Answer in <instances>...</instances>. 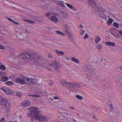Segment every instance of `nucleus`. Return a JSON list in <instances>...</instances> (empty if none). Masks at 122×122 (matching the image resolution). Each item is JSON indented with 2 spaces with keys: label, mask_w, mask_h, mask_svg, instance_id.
Instances as JSON below:
<instances>
[{
  "label": "nucleus",
  "mask_w": 122,
  "mask_h": 122,
  "mask_svg": "<svg viewBox=\"0 0 122 122\" xmlns=\"http://www.w3.org/2000/svg\"><path fill=\"white\" fill-rule=\"evenodd\" d=\"M28 96H31L33 97H40V95L38 94H36L34 95H28Z\"/></svg>",
  "instance_id": "obj_29"
},
{
  "label": "nucleus",
  "mask_w": 122,
  "mask_h": 122,
  "mask_svg": "<svg viewBox=\"0 0 122 122\" xmlns=\"http://www.w3.org/2000/svg\"><path fill=\"white\" fill-rule=\"evenodd\" d=\"M55 33L57 34L63 36H64L65 35L63 33L58 30L56 31Z\"/></svg>",
  "instance_id": "obj_18"
},
{
  "label": "nucleus",
  "mask_w": 122,
  "mask_h": 122,
  "mask_svg": "<svg viewBox=\"0 0 122 122\" xmlns=\"http://www.w3.org/2000/svg\"><path fill=\"white\" fill-rule=\"evenodd\" d=\"M110 107L112 109L113 108V107L112 104H110Z\"/></svg>",
  "instance_id": "obj_42"
},
{
  "label": "nucleus",
  "mask_w": 122,
  "mask_h": 122,
  "mask_svg": "<svg viewBox=\"0 0 122 122\" xmlns=\"http://www.w3.org/2000/svg\"><path fill=\"white\" fill-rule=\"evenodd\" d=\"M64 113V116L66 118H68L70 116V114H68L65 112H63Z\"/></svg>",
  "instance_id": "obj_26"
},
{
  "label": "nucleus",
  "mask_w": 122,
  "mask_h": 122,
  "mask_svg": "<svg viewBox=\"0 0 122 122\" xmlns=\"http://www.w3.org/2000/svg\"><path fill=\"white\" fill-rule=\"evenodd\" d=\"M34 62L35 63H40L41 62L43 61L42 60L39 58H37L35 59L34 61Z\"/></svg>",
  "instance_id": "obj_14"
},
{
  "label": "nucleus",
  "mask_w": 122,
  "mask_h": 122,
  "mask_svg": "<svg viewBox=\"0 0 122 122\" xmlns=\"http://www.w3.org/2000/svg\"><path fill=\"white\" fill-rule=\"evenodd\" d=\"M8 78L7 77H3L1 78V81H5L8 80Z\"/></svg>",
  "instance_id": "obj_23"
},
{
  "label": "nucleus",
  "mask_w": 122,
  "mask_h": 122,
  "mask_svg": "<svg viewBox=\"0 0 122 122\" xmlns=\"http://www.w3.org/2000/svg\"><path fill=\"white\" fill-rule=\"evenodd\" d=\"M29 111L27 114V115L31 118V121L32 122L33 121V118L36 115L38 114L40 112L38 111V108L35 106H31L28 108Z\"/></svg>",
  "instance_id": "obj_1"
},
{
  "label": "nucleus",
  "mask_w": 122,
  "mask_h": 122,
  "mask_svg": "<svg viewBox=\"0 0 122 122\" xmlns=\"http://www.w3.org/2000/svg\"><path fill=\"white\" fill-rule=\"evenodd\" d=\"M71 60L72 61L76 63L79 64V60L75 57H72L71 58Z\"/></svg>",
  "instance_id": "obj_16"
},
{
  "label": "nucleus",
  "mask_w": 122,
  "mask_h": 122,
  "mask_svg": "<svg viewBox=\"0 0 122 122\" xmlns=\"http://www.w3.org/2000/svg\"><path fill=\"white\" fill-rule=\"evenodd\" d=\"M37 121L41 122H46L49 118L47 116L41 114L40 112L38 114L36 115L33 118Z\"/></svg>",
  "instance_id": "obj_2"
},
{
  "label": "nucleus",
  "mask_w": 122,
  "mask_h": 122,
  "mask_svg": "<svg viewBox=\"0 0 122 122\" xmlns=\"http://www.w3.org/2000/svg\"><path fill=\"white\" fill-rule=\"evenodd\" d=\"M48 56L51 58H52V55L50 54H48Z\"/></svg>",
  "instance_id": "obj_44"
},
{
  "label": "nucleus",
  "mask_w": 122,
  "mask_h": 122,
  "mask_svg": "<svg viewBox=\"0 0 122 122\" xmlns=\"http://www.w3.org/2000/svg\"><path fill=\"white\" fill-rule=\"evenodd\" d=\"M121 26L122 27V24H121Z\"/></svg>",
  "instance_id": "obj_55"
},
{
  "label": "nucleus",
  "mask_w": 122,
  "mask_h": 122,
  "mask_svg": "<svg viewBox=\"0 0 122 122\" xmlns=\"http://www.w3.org/2000/svg\"><path fill=\"white\" fill-rule=\"evenodd\" d=\"M111 34L113 35L115 37H116L117 38V36L114 33H113L112 32H111Z\"/></svg>",
  "instance_id": "obj_39"
},
{
  "label": "nucleus",
  "mask_w": 122,
  "mask_h": 122,
  "mask_svg": "<svg viewBox=\"0 0 122 122\" xmlns=\"http://www.w3.org/2000/svg\"><path fill=\"white\" fill-rule=\"evenodd\" d=\"M26 77H24L22 79H20L19 78H17L15 79V81L17 83H20L21 84H23L26 83L25 79Z\"/></svg>",
  "instance_id": "obj_5"
},
{
  "label": "nucleus",
  "mask_w": 122,
  "mask_h": 122,
  "mask_svg": "<svg viewBox=\"0 0 122 122\" xmlns=\"http://www.w3.org/2000/svg\"><path fill=\"white\" fill-rule=\"evenodd\" d=\"M56 3L57 4L61 5L63 7H64L65 5L64 4L63 1H58L56 2Z\"/></svg>",
  "instance_id": "obj_15"
},
{
  "label": "nucleus",
  "mask_w": 122,
  "mask_h": 122,
  "mask_svg": "<svg viewBox=\"0 0 122 122\" xmlns=\"http://www.w3.org/2000/svg\"><path fill=\"white\" fill-rule=\"evenodd\" d=\"M1 73H2V72H0V74H1Z\"/></svg>",
  "instance_id": "obj_56"
},
{
  "label": "nucleus",
  "mask_w": 122,
  "mask_h": 122,
  "mask_svg": "<svg viewBox=\"0 0 122 122\" xmlns=\"http://www.w3.org/2000/svg\"><path fill=\"white\" fill-rule=\"evenodd\" d=\"M33 56V55L32 54L27 53H22L20 54L18 57L19 59H22L23 61H28L32 59Z\"/></svg>",
  "instance_id": "obj_3"
},
{
  "label": "nucleus",
  "mask_w": 122,
  "mask_h": 122,
  "mask_svg": "<svg viewBox=\"0 0 122 122\" xmlns=\"http://www.w3.org/2000/svg\"><path fill=\"white\" fill-rule=\"evenodd\" d=\"M54 98L55 99L59 100V98L56 97H54Z\"/></svg>",
  "instance_id": "obj_45"
},
{
  "label": "nucleus",
  "mask_w": 122,
  "mask_h": 122,
  "mask_svg": "<svg viewBox=\"0 0 122 122\" xmlns=\"http://www.w3.org/2000/svg\"><path fill=\"white\" fill-rule=\"evenodd\" d=\"M89 37V36H88L87 34L86 33V34L85 36L84 37V39L85 40L87 38H88Z\"/></svg>",
  "instance_id": "obj_35"
},
{
  "label": "nucleus",
  "mask_w": 122,
  "mask_h": 122,
  "mask_svg": "<svg viewBox=\"0 0 122 122\" xmlns=\"http://www.w3.org/2000/svg\"><path fill=\"white\" fill-rule=\"evenodd\" d=\"M17 95L19 97H20L21 95V93L20 92H18L16 93Z\"/></svg>",
  "instance_id": "obj_37"
},
{
  "label": "nucleus",
  "mask_w": 122,
  "mask_h": 122,
  "mask_svg": "<svg viewBox=\"0 0 122 122\" xmlns=\"http://www.w3.org/2000/svg\"><path fill=\"white\" fill-rule=\"evenodd\" d=\"M19 117L20 119L22 117L21 116H20Z\"/></svg>",
  "instance_id": "obj_50"
},
{
  "label": "nucleus",
  "mask_w": 122,
  "mask_h": 122,
  "mask_svg": "<svg viewBox=\"0 0 122 122\" xmlns=\"http://www.w3.org/2000/svg\"><path fill=\"white\" fill-rule=\"evenodd\" d=\"M91 0H89L88 1L89 2L90 4L91 3ZM92 2V6L93 8V9L95 10L96 11L100 12H102L103 13H104V12L105 11V10L104 8H102V7L99 5L96 4L95 3H94Z\"/></svg>",
  "instance_id": "obj_4"
},
{
  "label": "nucleus",
  "mask_w": 122,
  "mask_h": 122,
  "mask_svg": "<svg viewBox=\"0 0 122 122\" xmlns=\"http://www.w3.org/2000/svg\"><path fill=\"white\" fill-rule=\"evenodd\" d=\"M50 65L53 66L55 69H56L58 67L57 63L55 62H53V63L52 64H50Z\"/></svg>",
  "instance_id": "obj_20"
},
{
  "label": "nucleus",
  "mask_w": 122,
  "mask_h": 122,
  "mask_svg": "<svg viewBox=\"0 0 122 122\" xmlns=\"http://www.w3.org/2000/svg\"><path fill=\"white\" fill-rule=\"evenodd\" d=\"M62 60L63 61L65 62V61L66 60V59L65 58H63L62 59Z\"/></svg>",
  "instance_id": "obj_49"
},
{
  "label": "nucleus",
  "mask_w": 122,
  "mask_h": 122,
  "mask_svg": "<svg viewBox=\"0 0 122 122\" xmlns=\"http://www.w3.org/2000/svg\"><path fill=\"white\" fill-rule=\"evenodd\" d=\"M1 89L2 91H4L5 93L8 95H11L13 93V92L11 89H5L4 87L1 88Z\"/></svg>",
  "instance_id": "obj_6"
},
{
  "label": "nucleus",
  "mask_w": 122,
  "mask_h": 122,
  "mask_svg": "<svg viewBox=\"0 0 122 122\" xmlns=\"http://www.w3.org/2000/svg\"><path fill=\"white\" fill-rule=\"evenodd\" d=\"M5 106L6 109H9L10 107V103L9 102H6L5 104Z\"/></svg>",
  "instance_id": "obj_21"
},
{
  "label": "nucleus",
  "mask_w": 122,
  "mask_h": 122,
  "mask_svg": "<svg viewBox=\"0 0 122 122\" xmlns=\"http://www.w3.org/2000/svg\"><path fill=\"white\" fill-rule=\"evenodd\" d=\"M65 4L66 5L67 7L71 10H76L75 8L72 5L66 3H65Z\"/></svg>",
  "instance_id": "obj_9"
},
{
  "label": "nucleus",
  "mask_w": 122,
  "mask_h": 122,
  "mask_svg": "<svg viewBox=\"0 0 122 122\" xmlns=\"http://www.w3.org/2000/svg\"><path fill=\"white\" fill-rule=\"evenodd\" d=\"M4 100V99H3L0 96V104L2 103V102Z\"/></svg>",
  "instance_id": "obj_36"
},
{
  "label": "nucleus",
  "mask_w": 122,
  "mask_h": 122,
  "mask_svg": "<svg viewBox=\"0 0 122 122\" xmlns=\"http://www.w3.org/2000/svg\"><path fill=\"white\" fill-rule=\"evenodd\" d=\"M118 82H117V84L118 85H122V77L119 80H118Z\"/></svg>",
  "instance_id": "obj_25"
},
{
  "label": "nucleus",
  "mask_w": 122,
  "mask_h": 122,
  "mask_svg": "<svg viewBox=\"0 0 122 122\" xmlns=\"http://www.w3.org/2000/svg\"><path fill=\"white\" fill-rule=\"evenodd\" d=\"M30 102L27 100H24L21 103L22 106L24 107H27L30 105Z\"/></svg>",
  "instance_id": "obj_7"
},
{
  "label": "nucleus",
  "mask_w": 122,
  "mask_h": 122,
  "mask_svg": "<svg viewBox=\"0 0 122 122\" xmlns=\"http://www.w3.org/2000/svg\"><path fill=\"white\" fill-rule=\"evenodd\" d=\"M69 108L71 109L72 110H73L74 109V108L73 106L69 107Z\"/></svg>",
  "instance_id": "obj_40"
},
{
  "label": "nucleus",
  "mask_w": 122,
  "mask_h": 122,
  "mask_svg": "<svg viewBox=\"0 0 122 122\" xmlns=\"http://www.w3.org/2000/svg\"><path fill=\"white\" fill-rule=\"evenodd\" d=\"M79 27L81 28H83V26L81 25H79Z\"/></svg>",
  "instance_id": "obj_43"
},
{
  "label": "nucleus",
  "mask_w": 122,
  "mask_h": 122,
  "mask_svg": "<svg viewBox=\"0 0 122 122\" xmlns=\"http://www.w3.org/2000/svg\"><path fill=\"white\" fill-rule=\"evenodd\" d=\"M113 21L111 19L109 18L108 21L107 22V23L108 25H110L112 22V21Z\"/></svg>",
  "instance_id": "obj_28"
},
{
  "label": "nucleus",
  "mask_w": 122,
  "mask_h": 122,
  "mask_svg": "<svg viewBox=\"0 0 122 122\" xmlns=\"http://www.w3.org/2000/svg\"><path fill=\"white\" fill-rule=\"evenodd\" d=\"M26 21L27 22H29V23H31V21H30V20H26Z\"/></svg>",
  "instance_id": "obj_46"
},
{
  "label": "nucleus",
  "mask_w": 122,
  "mask_h": 122,
  "mask_svg": "<svg viewBox=\"0 0 122 122\" xmlns=\"http://www.w3.org/2000/svg\"><path fill=\"white\" fill-rule=\"evenodd\" d=\"M64 29L66 33L67 34H69V28L68 26L67 25H64Z\"/></svg>",
  "instance_id": "obj_12"
},
{
  "label": "nucleus",
  "mask_w": 122,
  "mask_h": 122,
  "mask_svg": "<svg viewBox=\"0 0 122 122\" xmlns=\"http://www.w3.org/2000/svg\"><path fill=\"white\" fill-rule=\"evenodd\" d=\"M26 81L27 83L29 84H34L36 83L35 80H33L31 78H28L26 79Z\"/></svg>",
  "instance_id": "obj_8"
},
{
  "label": "nucleus",
  "mask_w": 122,
  "mask_h": 122,
  "mask_svg": "<svg viewBox=\"0 0 122 122\" xmlns=\"http://www.w3.org/2000/svg\"><path fill=\"white\" fill-rule=\"evenodd\" d=\"M4 3L5 4H7V3H5V2H4V3Z\"/></svg>",
  "instance_id": "obj_53"
},
{
  "label": "nucleus",
  "mask_w": 122,
  "mask_h": 122,
  "mask_svg": "<svg viewBox=\"0 0 122 122\" xmlns=\"http://www.w3.org/2000/svg\"><path fill=\"white\" fill-rule=\"evenodd\" d=\"M94 73V70H92L89 71L88 72V75L89 76H92Z\"/></svg>",
  "instance_id": "obj_24"
},
{
  "label": "nucleus",
  "mask_w": 122,
  "mask_h": 122,
  "mask_svg": "<svg viewBox=\"0 0 122 122\" xmlns=\"http://www.w3.org/2000/svg\"><path fill=\"white\" fill-rule=\"evenodd\" d=\"M113 25L114 26L116 27L117 28H119V25L117 23V22L114 23L113 24Z\"/></svg>",
  "instance_id": "obj_31"
},
{
  "label": "nucleus",
  "mask_w": 122,
  "mask_h": 122,
  "mask_svg": "<svg viewBox=\"0 0 122 122\" xmlns=\"http://www.w3.org/2000/svg\"><path fill=\"white\" fill-rule=\"evenodd\" d=\"M73 122H76V121H75V120L74 119L73 120Z\"/></svg>",
  "instance_id": "obj_51"
},
{
  "label": "nucleus",
  "mask_w": 122,
  "mask_h": 122,
  "mask_svg": "<svg viewBox=\"0 0 122 122\" xmlns=\"http://www.w3.org/2000/svg\"><path fill=\"white\" fill-rule=\"evenodd\" d=\"M85 32V31L84 30H80V33L81 35H83L84 34Z\"/></svg>",
  "instance_id": "obj_34"
},
{
  "label": "nucleus",
  "mask_w": 122,
  "mask_h": 122,
  "mask_svg": "<svg viewBox=\"0 0 122 122\" xmlns=\"http://www.w3.org/2000/svg\"><path fill=\"white\" fill-rule=\"evenodd\" d=\"M95 42L96 44H97L101 40L100 36L98 35L95 36Z\"/></svg>",
  "instance_id": "obj_10"
},
{
  "label": "nucleus",
  "mask_w": 122,
  "mask_h": 122,
  "mask_svg": "<svg viewBox=\"0 0 122 122\" xmlns=\"http://www.w3.org/2000/svg\"><path fill=\"white\" fill-rule=\"evenodd\" d=\"M4 49V47L0 44V49Z\"/></svg>",
  "instance_id": "obj_41"
},
{
  "label": "nucleus",
  "mask_w": 122,
  "mask_h": 122,
  "mask_svg": "<svg viewBox=\"0 0 122 122\" xmlns=\"http://www.w3.org/2000/svg\"><path fill=\"white\" fill-rule=\"evenodd\" d=\"M7 19L9 20L15 24H18V23L14 21L13 20L10 19V18H8Z\"/></svg>",
  "instance_id": "obj_27"
},
{
  "label": "nucleus",
  "mask_w": 122,
  "mask_h": 122,
  "mask_svg": "<svg viewBox=\"0 0 122 122\" xmlns=\"http://www.w3.org/2000/svg\"><path fill=\"white\" fill-rule=\"evenodd\" d=\"M12 76H11L10 77V78H11L12 77Z\"/></svg>",
  "instance_id": "obj_54"
},
{
  "label": "nucleus",
  "mask_w": 122,
  "mask_h": 122,
  "mask_svg": "<svg viewBox=\"0 0 122 122\" xmlns=\"http://www.w3.org/2000/svg\"><path fill=\"white\" fill-rule=\"evenodd\" d=\"M120 69H122V66H121L120 67Z\"/></svg>",
  "instance_id": "obj_52"
},
{
  "label": "nucleus",
  "mask_w": 122,
  "mask_h": 122,
  "mask_svg": "<svg viewBox=\"0 0 122 122\" xmlns=\"http://www.w3.org/2000/svg\"><path fill=\"white\" fill-rule=\"evenodd\" d=\"M60 82L63 85L64 84H67V83L66 81L64 80H61Z\"/></svg>",
  "instance_id": "obj_32"
},
{
  "label": "nucleus",
  "mask_w": 122,
  "mask_h": 122,
  "mask_svg": "<svg viewBox=\"0 0 122 122\" xmlns=\"http://www.w3.org/2000/svg\"><path fill=\"white\" fill-rule=\"evenodd\" d=\"M10 112V111H9V110H8V111H7V112L6 113V114L7 115H8V114H9V113Z\"/></svg>",
  "instance_id": "obj_48"
},
{
  "label": "nucleus",
  "mask_w": 122,
  "mask_h": 122,
  "mask_svg": "<svg viewBox=\"0 0 122 122\" xmlns=\"http://www.w3.org/2000/svg\"><path fill=\"white\" fill-rule=\"evenodd\" d=\"M76 98L79 100H82L83 99V97L79 95H77L76 96Z\"/></svg>",
  "instance_id": "obj_30"
},
{
  "label": "nucleus",
  "mask_w": 122,
  "mask_h": 122,
  "mask_svg": "<svg viewBox=\"0 0 122 122\" xmlns=\"http://www.w3.org/2000/svg\"><path fill=\"white\" fill-rule=\"evenodd\" d=\"M56 52L58 55H63L64 54V52L63 51H59L57 50H56Z\"/></svg>",
  "instance_id": "obj_19"
},
{
  "label": "nucleus",
  "mask_w": 122,
  "mask_h": 122,
  "mask_svg": "<svg viewBox=\"0 0 122 122\" xmlns=\"http://www.w3.org/2000/svg\"><path fill=\"white\" fill-rule=\"evenodd\" d=\"M4 117H2V119H0V122H4Z\"/></svg>",
  "instance_id": "obj_38"
},
{
  "label": "nucleus",
  "mask_w": 122,
  "mask_h": 122,
  "mask_svg": "<svg viewBox=\"0 0 122 122\" xmlns=\"http://www.w3.org/2000/svg\"><path fill=\"white\" fill-rule=\"evenodd\" d=\"M0 69L1 70H4L5 69V67L3 65H1L0 66Z\"/></svg>",
  "instance_id": "obj_33"
},
{
  "label": "nucleus",
  "mask_w": 122,
  "mask_h": 122,
  "mask_svg": "<svg viewBox=\"0 0 122 122\" xmlns=\"http://www.w3.org/2000/svg\"><path fill=\"white\" fill-rule=\"evenodd\" d=\"M106 45L107 46H114L115 45V44L114 42L108 41L106 42Z\"/></svg>",
  "instance_id": "obj_11"
},
{
  "label": "nucleus",
  "mask_w": 122,
  "mask_h": 122,
  "mask_svg": "<svg viewBox=\"0 0 122 122\" xmlns=\"http://www.w3.org/2000/svg\"><path fill=\"white\" fill-rule=\"evenodd\" d=\"M96 47L99 51H100L102 48V45L100 44H97L96 46Z\"/></svg>",
  "instance_id": "obj_17"
},
{
  "label": "nucleus",
  "mask_w": 122,
  "mask_h": 122,
  "mask_svg": "<svg viewBox=\"0 0 122 122\" xmlns=\"http://www.w3.org/2000/svg\"><path fill=\"white\" fill-rule=\"evenodd\" d=\"M119 33L122 36V30H120L119 31Z\"/></svg>",
  "instance_id": "obj_47"
},
{
  "label": "nucleus",
  "mask_w": 122,
  "mask_h": 122,
  "mask_svg": "<svg viewBox=\"0 0 122 122\" xmlns=\"http://www.w3.org/2000/svg\"><path fill=\"white\" fill-rule=\"evenodd\" d=\"M5 84H6L7 86H11L13 85V83L11 81H8L5 83Z\"/></svg>",
  "instance_id": "obj_22"
},
{
  "label": "nucleus",
  "mask_w": 122,
  "mask_h": 122,
  "mask_svg": "<svg viewBox=\"0 0 122 122\" xmlns=\"http://www.w3.org/2000/svg\"><path fill=\"white\" fill-rule=\"evenodd\" d=\"M50 20H51L54 22H57L58 19V18L55 16H52L50 17Z\"/></svg>",
  "instance_id": "obj_13"
}]
</instances>
